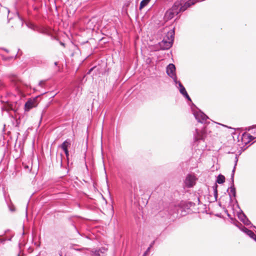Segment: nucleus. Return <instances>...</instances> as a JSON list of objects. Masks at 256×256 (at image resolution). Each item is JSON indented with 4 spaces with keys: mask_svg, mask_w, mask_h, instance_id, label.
Here are the masks:
<instances>
[{
    "mask_svg": "<svg viewBox=\"0 0 256 256\" xmlns=\"http://www.w3.org/2000/svg\"><path fill=\"white\" fill-rule=\"evenodd\" d=\"M194 205V204L192 202L182 201L178 205L174 206V211L170 212V214L177 213L182 216H184L190 212V208Z\"/></svg>",
    "mask_w": 256,
    "mask_h": 256,
    "instance_id": "f257e3e1",
    "label": "nucleus"
},
{
    "mask_svg": "<svg viewBox=\"0 0 256 256\" xmlns=\"http://www.w3.org/2000/svg\"><path fill=\"white\" fill-rule=\"evenodd\" d=\"M174 36V30H169L163 40L158 43L160 49L162 50H168L172 46Z\"/></svg>",
    "mask_w": 256,
    "mask_h": 256,
    "instance_id": "f03ea898",
    "label": "nucleus"
},
{
    "mask_svg": "<svg viewBox=\"0 0 256 256\" xmlns=\"http://www.w3.org/2000/svg\"><path fill=\"white\" fill-rule=\"evenodd\" d=\"M238 162V158L236 155L235 156V164L234 167V168L232 170V173L231 174V184L230 186L228 188L227 192H228L230 198V200H232V197L235 198L236 196V190L234 186V174L235 172L236 166L237 162Z\"/></svg>",
    "mask_w": 256,
    "mask_h": 256,
    "instance_id": "7ed1b4c3",
    "label": "nucleus"
},
{
    "mask_svg": "<svg viewBox=\"0 0 256 256\" xmlns=\"http://www.w3.org/2000/svg\"><path fill=\"white\" fill-rule=\"evenodd\" d=\"M206 136V130L204 128L202 130L196 129V132L194 134V142H200L202 141L204 142Z\"/></svg>",
    "mask_w": 256,
    "mask_h": 256,
    "instance_id": "20e7f679",
    "label": "nucleus"
},
{
    "mask_svg": "<svg viewBox=\"0 0 256 256\" xmlns=\"http://www.w3.org/2000/svg\"><path fill=\"white\" fill-rule=\"evenodd\" d=\"M166 73L170 76L176 86L177 84V76L176 74V66L172 64H170L166 67Z\"/></svg>",
    "mask_w": 256,
    "mask_h": 256,
    "instance_id": "39448f33",
    "label": "nucleus"
},
{
    "mask_svg": "<svg viewBox=\"0 0 256 256\" xmlns=\"http://www.w3.org/2000/svg\"><path fill=\"white\" fill-rule=\"evenodd\" d=\"M193 114L197 121L202 124L206 123L208 119V117L201 110L195 111Z\"/></svg>",
    "mask_w": 256,
    "mask_h": 256,
    "instance_id": "423d86ee",
    "label": "nucleus"
},
{
    "mask_svg": "<svg viewBox=\"0 0 256 256\" xmlns=\"http://www.w3.org/2000/svg\"><path fill=\"white\" fill-rule=\"evenodd\" d=\"M196 180V176L194 175L189 174L186 178L184 184L186 187L191 188L195 184Z\"/></svg>",
    "mask_w": 256,
    "mask_h": 256,
    "instance_id": "0eeeda50",
    "label": "nucleus"
},
{
    "mask_svg": "<svg viewBox=\"0 0 256 256\" xmlns=\"http://www.w3.org/2000/svg\"><path fill=\"white\" fill-rule=\"evenodd\" d=\"M106 252L107 248H101L98 250L92 251L90 256H104Z\"/></svg>",
    "mask_w": 256,
    "mask_h": 256,
    "instance_id": "6e6552de",
    "label": "nucleus"
},
{
    "mask_svg": "<svg viewBox=\"0 0 256 256\" xmlns=\"http://www.w3.org/2000/svg\"><path fill=\"white\" fill-rule=\"evenodd\" d=\"M199 2L198 0H188L186 2L184 5H182L180 7V10L182 12L185 11L188 8L194 4L196 2Z\"/></svg>",
    "mask_w": 256,
    "mask_h": 256,
    "instance_id": "1a4fd4ad",
    "label": "nucleus"
},
{
    "mask_svg": "<svg viewBox=\"0 0 256 256\" xmlns=\"http://www.w3.org/2000/svg\"><path fill=\"white\" fill-rule=\"evenodd\" d=\"M180 6L181 3L178 1H176L174 3L170 9L175 14H178L179 12H182V10H180Z\"/></svg>",
    "mask_w": 256,
    "mask_h": 256,
    "instance_id": "9d476101",
    "label": "nucleus"
},
{
    "mask_svg": "<svg viewBox=\"0 0 256 256\" xmlns=\"http://www.w3.org/2000/svg\"><path fill=\"white\" fill-rule=\"evenodd\" d=\"M238 218L246 225L248 226L250 224V222L243 212L238 214Z\"/></svg>",
    "mask_w": 256,
    "mask_h": 256,
    "instance_id": "9b49d317",
    "label": "nucleus"
},
{
    "mask_svg": "<svg viewBox=\"0 0 256 256\" xmlns=\"http://www.w3.org/2000/svg\"><path fill=\"white\" fill-rule=\"evenodd\" d=\"M175 15L176 14H175L170 8L166 12L164 16V19L166 21L172 19Z\"/></svg>",
    "mask_w": 256,
    "mask_h": 256,
    "instance_id": "f8f14e48",
    "label": "nucleus"
},
{
    "mask_svg": "<svg viewBox=\"0 0 256 256\" xmlns=\"http://www.w3.org/2000/svg\"><path fill=\"white\" fill-rule=\"evenodd\" d=\"M70 139H67L62 142V144L60 145V147L63 150H68V148L70 147Z\"/></svg>",
    "mask_w": 256,
    "mask_h": 256,
    "instance_id": "ddd939ff",
    "label": "nucleus"
},
{
    "mask_svg": "<svg viewBox=\"0 0 256 256\" xmlns=\"http://www.w3.org/2000/svg\"><path fill=\"white\" fill-rule=\"evenodd\" d=\"M25 110H29L33 107L34 106V100H28L25 104Z\"/></svg>",
    "mask_w": 256,
    "mask_h": 256,
    "instance_id": "4468645a",
    "label": "nucleus"
},
{
    "mask_svg": "<svg viewBox=\"0 0 256 256\" xmlns=\"http://www.w3.org/2000/svg\"><path fill=\"white\" fill-rule=\"evenodd\" d=\"M177 84H178V88L179 90L180 93L184 96L185 94L187 92L186 88L182 84V83L177 80Z\"/></svg>",
    "mask_w": 256,
    "mask_h": 256,
    "instance_id": "2eb2a0df",
    "label": "nucleus"
},
{
    "mask_svg": "<svg viewBox=\"0 0 256 256\" xmlns=\"http://www.w3.org/2000/svg\"><path fill=\"white\" fill-rule=\"evenodd\" d=\"M246 230L247 232L246 234L256 242V234L250 230L246 229Z\"/></svg>",
    "mask_w": 256,
    "mask_h": 256,
    "instance_id": "dca6fc26",
    "label": "nucleus"
},
{
    "mask_svg": "<svg viewBox=\"0 0 256 256\" xmlns=\"http://www.w3.org/2000/svg\"><path fill=\"white\" fill-rule=\"evenodd\" d=\"M216 182L219 184H222L225 182V177L222 174H219Z\"/></svg>",
    "mask_w": 256,
    "mask_h": 256,
    "instance_id": "f3484780",
    "label": "nucleus"
},
{
    "mask_svg": "<svg viewBox=\"0 0 256 256\" xmlns=\"http://www.w3.org/2000/svg\"><path fill=\"white\" fill-rule=\"evenodd\" d=\"M249 130H251V133L253 134V135H250L249 136V137H250V140H254V138H256V130L254 129V128H249L248 129Z\"/></svg>",
    "mask_w": 256,
    "mask_h": 256,
    "instance_id": "a211bd4d",
    "label": "nucleus"
},
{
    "mask_svg": "<svg viewBox=\"0 0 256 256\" xmlns=\"http://www.w3.org/2000/svg\"><path fill=\"white\" fill-rule=\"evenodd\" d=\"M150 0H142L140 3V9L141 10L146 6L149 3Z\"/></svg>",
    "mask_w": 256,
    "mask_h": 256,
    "instance_id": "6ab92c4d",
    "label": "nucleus"
},
{
    "mask_svg": "<svg viewBox=\"0 0 256 256\" xmlns=\"http://www.w3.org/2000/svg\"><path fill=\"white\" fill-rule=\"evenodd\" d=\"M218 185L216 184H215L214 185L212 186L213 190H214V194L216 200L218 198V190H217Z\"/></svg>",
    "mask_w": 256,
    "mask_h": 256,
    "instance_id": "aec40b11",
    "label": "nucleus"
},
{
    "mask_svg": "<svg viewBox=\"0 0 256 256\" xmlns=\"http://www.w3.org/2000/svg\"><path fill=\"white\" fill-rule=\"evenodd\" d=\"M0 56H1L2 58V60H4V61H9V60H12L14 58L13 56H4L2 54H0Z\"/></svg>",
    "mask_w": 256,
    "mask_h": 256,
    "instance_id": "412c9836",
    "label": "nucleus"
},
{
    "mask_svg": "<svg viewBox=\"0 0 256 256\" xmlns=\"http://www.w3.org/2000/svg\"><path fill=\"white\" fill-rule=\"evenodd\" d=\"M240 226L239 227V228L243 232H244L245 234H247V232H246V229H248L247 228H246V227H244V226H242V224H240Z\"/></svg>",
    "mask_w": 256,
    "mask_h": 256,
    "instance_id": "4be33fe9",
    "label": "nucleus"
},
{
    "mask_svg": "<svg viewBox=\"0 0 256 256\" xmlns=\"http://www.w3.org/2000/svg\"><path fill=\"white\" fill-rule=\"evenodd\" d=\"M233 222H232L236 226H237L238 228H239V227L240 226V224L236 220H232Z\"/></svg>",
    "mask_w": 256,
    "mask_h": 256,
    "instance_id": "5701e85b",
    "label": "nucleus"
},
{
    "mask_svg": "<svg viewBox=\"0 0 256 256\" xmlns=\"http://www.w3.org/2000/svg\"><path fill=\"white\" fill-rule=\"evenodd\" d=\"M45 84L44 80H40L38 83V86L42 88H44Z\"/></svg>",
    "mask_w": 256,
    "mask_h": 256,
    "instance_id": "b1692460",
    "label": "nucleus"
},
{
    "mask_svg": "<svg viewBox=\"0 0 256 256\" xmlns=\"http://www.w3.org/2000/svg\"><path fill=\"white\" fill-rule=\"evenodd\" d=\"M186 98L189 101H191V98H190L188 94V93L186 92V94H185L184 96H183Z\"/></svg>",
    "mask_w": 256,
    "mask_h": 256,
    "instance_id": "393cba45",
    "label": "nucleus"
},
{
    "mask_svg": "<svg viewBox=\"0 0 256 256\" xmlns=\"http://www.w3.org/2000/svg\"><path fill=\"white\" fill-rule=\"evenodd\" d=\"M28 26L31 28V29H32V30H34V28H35V26L32 24H27Z\"/></svg>",
    "mask_w": 256,
    "mask_h": 256,
    "instance_id": "a878e982",
    "label": "nucleus"
},
{
    "mask_svg": "<svg viewBox=\"0 0 256 256\" xmlns=\"http://www.w3.org/2000/svg\"><path fill=\"white\" fill-rule=\"evenodd\" d=\"M150 250V248H147L146 250L143 254L142 256H146L148 254V253L149 252Z\"/></svg>",
    "mask_w": 256,
    "mask_h": 256,
    "instance_id": "bb28decb",
    "label": "nucleus"
},
{
    "mask_svg": "<svg viewBox=\"0 0 256 256\" xmlns=\"http://www.w3.org/2000/svg\"><path fill=\"white\" fill-rule=\"evenodd\" d=\"M4 86L3 82L0 80V90H2Z\"/></svg>",
    "mask_w": 256,
    "mask_h": 256,
    "instance_id": "cd10ccee",
    "label": "nucleus"
},
{
    "mask_svg": "<svg viewBox=\"0 0 256 256\" xmlns=\"http://www.w3.org/2000/svg\"><path fill=\"white\" fill-rule=\"evenodd\" d=\"M64 154H66V156L67 158H68V156H69L68 150H64Z\"/></svg>",
    "mask_w": 256,
    "mask_h": 256,
    "instance_id": "c85d7f7f",
    "label": "nucleus"
},
{
    "mask_svg": "<svg viewBox=\"0 0 256 256\" xmlns=\"http://www.w3.org/2000/svg\"><path fill=\"white\" fill-rule=\"evenodd\" d=\"M225 212L226 213L228 216L231 219V220H233V218L231 217L230 215L228 214V210H226Z\"/></svg>",
    "mask_w": 256,
    "mask_h": 256,
    "instance_id": "c756f323",
    "label": "nucleus"
},
{
    "mask_svg": "<svg viewBox=\"0 0 256 256\" xmlns=\"http://www.w3.org/2000/svg\"><path fill=\"white\" fill-rule=\"evenodd\" d=\"M2 50H4L6 52L8 53L9 52V50H8L6 49V48H2Z\"/></svg>",
    "mask_w": 256,
    "mask_h": 256,
    "instance_id": "7c9ffc66",
    "label": "nucleus"
},
{
    "mask_svg": "<svg viewBox=\"0 0 256 256\" xmlns=\"http://www.w3.org/2000/svg\"><path fill=\"white\" fill-rule=\"evenodd\" d=\"M154 242H152L151 243V244H150V246L148 248H150V249L151 248L152 246L154 245Z\"/></svg>",
    "mask_w": 256,
    "mask_h": 256,
    "instance_id": "2f4dec72",
    "label": "nucleus"
},
{
    "mask_svg": "<svg viewBox=\"0 0 256 256\" xmlns=\"http://www.w3.org/2000/svg\"><path fill=\"white\" fill-rule=\"evenodd\" d=\"M73 226H74V229L76 230V232H77L78 234H80V233H79V232H78V230H77V228H76V226L74 224H73Z\"/></svg>",
    "mask_w": 256,
    "mask_h": 256,
    "instance_id": "473e14b6",
    "label": "nucleus"
},
{
    "mask_svg": "<svg viewBox=\"0 0 256 256\" xmlns=\"http://www.w3.org/2000/svg\"><path fill=\"white\" fill-rule=\"evenodd\" d=\"M4 241H5V240H4L0 239V242H4Z\"/></svg>",
    "mask_w": 256,
    "mask_h": 256,
    "instance_id": "72a5a7b5",
    "label": "nucleus"
},
{
    "mask_svg": "<svg viewBox=\"0 0 256 256\" xmlns=\"http://www.w3.org/2000/svg\"><path fill=\"white\" fill-rule=\"evenodd\" d=\"M60 44L62 46H64V42H60Z\"/></svg>",
    "mask_w": 256,
    "mask_h": 256,
    "instance_id": "f704fd0d",
    "label": "nucleus"
},
{
    "mask_svg": "<svg viewBox=\"0 0 256 256\" xmlns=\"http://www.w3.org/2000/svg\"><path fill=\"white\" fill-rule=\"evenodd\" d=\"M93 68H90V70H89V72H88V74H90V72L93 70Z\"/></svg>",
    "mask_w": 256,
    "mask_h": 256,
    "instance_id": "c9c22d12",
    "label": "nucleus"
},
{
    "mask_svg": "<svg viewBox=\"0 0 256 256\" xmlns=\"http://www.w3.org/2000/svg\"><path fill=\"white\" fill-rule=\"evenodd\" d=\"M54 66H56L58 65V62H54Z\"/></svg>",
    "mask_w": 256,
    "mask_h": 256,
    "instance_id": "e433bc0d",
    "label": "nucleus"
},
{
    "mask_svg": "<svg viewBox=\"0 0 256 256\" xmlns=\"http://www.w3.org/2000/svg\"><path fill=\"white\" fill-rule=\"evenodd\" d=\"M38 64H42V60H40L38 62Z\"/></svg>",
    "mask_w": 256,
    "mask_h": 256,
    "instance_id": "4c0bfd02",
    "label": "nucleus"
},
{
    "mask_svg": "<svg viewBox=\"0 0 256 256\" xmlns=\"http://www.w3.org/2000/svg\"><path fill=\"white\" fill-rule=\"evenodd\" d=\"M26 215H27V207L26 208Z\"/></svg>",
    "mask_w": 256,
    "mask_h": 256,
    "instance_id": "58836bf2",
    "label": "nucleus"
},
{
    "mask_svg": "<svg viewBox=\"0 0 256 256\" xmlns=\"http://www.w3.org/2000/svg\"><path fill=\"white\" fill-rule=\"evenodd\" d=\"M10 18L8 17V20L9 21L10 20Z\"/></svg>",
    "mask_w": 256,
    "mask_h": 256,
    "instance_id": "ea45409f",
    "label": "nucleus"
},
{
    "mask_svg": "<svg viewBox=\"0 0 256 256\" xmlns=\"http://www.w3.org/2000/svg\"><path fill=\"white\" fill-rule=\"evenodd\" d=\"M60 256H62V255H60Z\"/></svg>",
    "mask_w": 256,
    "mask_h": 256,
    "instance_id": "a19ab883",
    "label": "nucleus"
}]
</instances>
